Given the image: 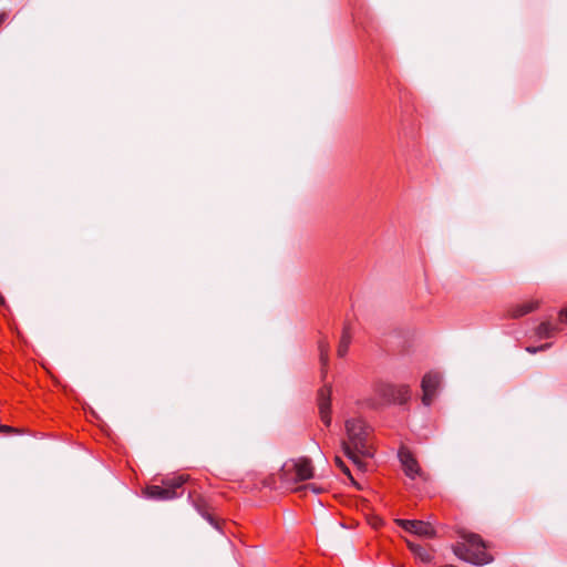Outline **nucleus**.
I'll list each match as a JSON object with an SVG mask.
<instances>
[{
  "instance_id": "nucleus-13",
  "label": "nucleus",
  "mask_w": 567,
  "mask_h": 567,
  "mask_svg": "<svg viewBox=\"0 0 567 567\" xmlns=\"http://www.w3.org/2000/svg\"><path fill=\"white\" fill-rule=\"evenodd\" d=\"M318 349H319L322 374H324L326 369L328 367V362H329V350H330L329 341L324 338H321L318 341Z\"/></svg>"
},
{
  "instance_id": "nucleus-12",
  "label": "nucleus",
  "mask_w": 567,
  "mask_h": 567,
  "mask_svg": "<svg viewBox=\"0 0 567 567\" xmlns=\"http://www.w3.org/2000/svg\"><path fill=\"white\" fill-rule=\"evenodd\" d=\"M537 308H538V302L537 301L523 302V303L514 306L511 309V317H513V318H520V317H523V316L534 311Z\"/></svg>"
},
{
  "instance_id": "nucleus-3",
  "label": "nucleus",
  "mask_w": 567,
  "mask_h": 567,
  "mask_svg": "<svg viewBox=\"0 0 567 567\" xmlns=\"http://www.w3.org/2000/svg\"><path fill=\"white\" fill-rule=\"evenodd\" d=\"M461 537L463 542L454 546V554L458 558L478 566L493 560L492 555L486 551V543L480 535L463 533Z\"/></svg>"
},
{
  "instance_id": "nucleus-21",
  "label": "nucleus",
  "mask_w": 567,
  "mask_h": 567,
  "mask_svg": "<svg viewBox=\"0 0 567 567\" xmlns=\"http://www.w3.org/2000/svg\"><path fill=\"white\" fill-rule=\"evenodd\" d=\"M12 431H13V429L11 426L0 425V432H2V433H11Z\"/></svg>"
},
{
  "instance_id": "nucleus-22",
  "label": "nucleus",
  "mask_w": 567,
  "mask_h": 567,
  "mask_svg": "<svg viewBox=\"0 0 567 567\" xmlns=\"http://www.w3.org/2000/svg\"><path fill=\"white\" fill-rule=\"evenodd\" d=\"M8 14L6 12L0 13V25L7 20Z\"/></svg>"
},
{
  "instance_id": "nucleus-19",
  "label": "nucleus",
  "mask_w": 567,
  "mask_h": 567,
  "mask_svg": "<svg viewBox=\"0 0 567 567\" xmlns=\"http://www.w3.org/2000/svg\"><path fill=\"white\" fill-rule=\"evenodd\" d=\"M303 488L311 489L316 494L321 492V488L318 487L316 484H307V485L303 486Z\"/></svg>"
},
{
  "instance_id": "nucleus-20",
  "label": "nucleus",
  "mask_w": 567,
  "mask_h": 567,
  "mask_svg": "<svg viewBox=\"0 0 567 567\" xmlns=\"http://www.w3.org/2000/svg\"><path fill=\"white\" fill-rule=\"evenodd\" d=\"M559 320L563 323H567V308L560 310V312H559Z\"/></svg>"
},
{
  "instance_id": "nucleus-5",
  "label": "nucleus",
  "mask_w": 567,
  "mask_h": 567,
  "mask_svg": "<svg viewBox=\"0 0 567 567\" xmlns=\"http://www.w3.org/2000/svg\"><path fill=\"white\" fill-rule=\"evenodd\" d=\"M187 481V476L177 475L162 480L163 486L151 485L144 491L147 498L155 501H167L179 497L183 493V486Z\"/></svg>"
},
{
  "instance_id": "nucleus-10",
  "label": "nucleus",
  "mask_w": 567,
  "mask_h": 567,
  "mask_svg": "<svg viewBox=\"0 0 567 567\" xmlns=\"http://www.w3.org/2000/svg\"><path fill=\"white\" fill-rule=\"evenodd\" d=\"M410 533L429 538L433 537L435 534L430 523L416 519H413V526H411Z\"/></svg>"
},
{
  "instance_id": "nucleus-4",
  "label": "nucleus",
  "mask_w": 567,
  "mask_h": 567,
  "mask_svg": "<svg viewBox=\"0 0 567 567\" xmlns=\"http://www.w3.org/2000/svg\"><path fill=\"white\" fill-rule=\"evenodd\" d=\"M313 476V467L309 458L287 461L278 473L282 485L290 487L298 482L307 481Z\"/></svg>"
},
{
  "instance_id": "nucleus-2",
  "label": "nucleus",
  "mask_w": 567,
  "mask_h": 567,
  "mask_svg": "<svg viewBox=\"0 0 567 567\" xmlns=\"http://www.w3.org/2000/svg\"><path fill=\"white\" fill-rule=\"evenodd\" d=\"M347 440L342 441V449L347 457L359 464L360 456H372L368 444V429L361 419L346 421Z\"/></svg>"
},
{
  "instance_id": "nucleus-11",
  "label": "nucleus",
  "mask_w": 567,
  "mask_h": 567,
  "mask_svg": "<svg viewBox=\"0 0 567 567\" xmlns=\"http://www.w3.org/2000/svg\"><path fill=\"white\" fill-rule=\"evenodd\" d=\"M410 550L423 563H431L433 559V554L431 550L421 544L409 543Z\"/></svg>"
},
{
  "instance_id": "nucleus-6",
  "label": "nucleus",
  "mask_w": 567,
  "mask_h": 567,
  "mask_svg": "<svg viewBox=\"0 0 567 567\" xmlns=\"http://www.w3.org/2000/svg\"><path fill=\"white\" fill-rule=\"evenodd\" d=\"M442 381V377L437 372H429L426 373L421 383V388L423 391L422 403L425 406H430L433 398L435 395L436 390L439 389Z\"/></svg>"
},
{
  "instance_id": "nucleus-15",
  "label": "nucleus",
  "mask_w": 567,
  "mask_h": 567,
  "mask_svg": "<svg viewBox=\"0 0 567 567\" xmlns=\"http://www.w3.org/2000/svg\"><path fill=\"white\" fill-rule=\"evenodd\" d=\"M351 342V332L348 326H344L342 336L338 346V355L340 358L344 357L348 352L349 346Z\"/></svg>"
},
{
  "instance_id": "nucleus-8",
  "label": "nucleus",
  "mask_w": 567,
  "mask_h": 567,
  "mask_svg": "<svg viewBox=\"0 0 567 567\" xmlns=\"http://www.w3.org/2000/svg\"><path fill=\"white\" fill-rule=\"evenodd\" d=\"M399 457L408 477L414 480L417 476H421V467L415 457L409 451L401 450L399 452Z\"/></svg>"
},
{
  "instance_id": "nucleus-16",
  "label": "nucleus",
  "mask_w": 567,
  "mask_h": 567,
  "mask_svg": "<svg viewBox=\"0 0 567 567\" xmlns=\"http://www.w3.org/2000/svg\"><path fill=\"white\" fill-rule=\"evenodd\" d=\"M395 523L398 526H400L401 528H403L404 530H406L409 533H410L411 526H413L412 519L398 518V519H395Z\"/></svg>"
},
{
  "instance_id": "nucleus-7",
  "label": "nucleus",
  "mask_w": 567,
  "mask_h": 567,
  "mask_svg": "<svg viewBox=\"0 0 567 567\" xmlns=\"http://www.w3.org/2000/svg\"><path fill=\"white\" fill-rule=\"evenodd\" d=\"M318 408L321 422L329 427L331 425V388L323 386L318 392Z\"/></svg>"
},
{
  "instance_id": "nucleus-17",
  "label": "nucleus",
  "mask_w": 567,
  "mask_h": 567,
  "mask_svg": "<svg viewBox=\"0 0 567 567\" xmlns=\"http://www.w3.org/2000/svg\"><path fill=\"white\" fill-rule=\"evenodd\" d=\"M336 465L344 473L347 474L348 476H350V470L349 467L346 465V463L339 457L337 456L336 460Z\"/></svg>"
},
{
  "instance_id": "nucleus-1",
  "label": "nucleus",
  "mask_w": 567,
  "mask_h": 567,
  "mask_svg": "<svg viewBox=\"0 0 567 567\" xmlns=\"http://www.w3.org/2000/svg\"><path fill=\"white\" fill-rule=\"evenodd\" d=\"M411 400V390L406 384H393L379 381L373 385L372 396L365 400V405L373 410H380L388 405L406 406Z\"/></svg>"
},
{
  "instance_id": "nucleus-14",
  "label": "nucleus",
  "mask_w": 567,
  "mask_h": 567,
  "mask_svg": "<svg viewBox=\"0 0 567 567\" xmlns=\"http://www.w3.org/2000/svg\"><path fill=\"white\" fill-rule=\"evenodd\" d=\"M557 332H558L557 324H553L549 321L540 322L536 329L537 336L539 338H545V339L554 337Z\"/></svg>"
},
{
  "instance_id": "nucleus-18",
  "label": "nucleus",
  "mask_w": 567,
  "mask_h": 567,
  "mask_svg": "<svg viewBox=\"0 0 567 567\" xmlns=\"http://www.w3.org/2000/svg\"><path fill=\"white\" fill-rule=\"evenodd\" d=\"M548 347H549V344H544V346H540V347H527L526 351L534 354V353H536L538 351L547 349Z\"/></svg>"
},
{
  "instance_id": "nucleus-9",
  "label": "nucleus",
  "mask_w": 567,
  "mask_h": 567,
  "mask_svg": "<svg viewBox=\"0 0 567 567\" xmlns=\"http://www.w3.org/2000/svg\"><path fill=\"white\" fill-rule=\"evenodd\" d=\"M188 498L192 501L193 506L197 511V513L206 519L214 528L217 530H220V526L218 520L208 512L207 505L205 504L204 499L200 497L197 499L193 498V494L189 493Z\"/></svg>"
}]
</instances>
